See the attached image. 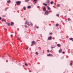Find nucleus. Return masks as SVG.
Segmentation results:
<instances>
[{
  "label": "nucleus",
  "instance_id": "nucleus-1",
  "mask_svg": "<svg viewBox=\"0 0 73 73\" xmlns=\"http://www.w3.org/2000/svg\"><path fill=\"white\" fill-rule=\"evenodd\" d=\"M16 3L18 5H19L21 4V2L20 1H17L16 2Z\"/></svg>",
  "mask_w": 73,
  "mask_h": 73
},
{
  "label": "nucleus",
  "instance_id": "nucleus-2",
  "mask_svg": "<svg viewBox=\"0 0 73 73\" xmlns=\"http://www.w3.org/2000/svg\"><path fill=\"white\" fill-rule=\"evenodd\" d=\"M52 36H50L48 38V40H52Z\"/></svg>",
  "mask_w": 73,
  "mask_h": 73
},
{
  "label": "nucleus",
  "instance_id": "nucleus-3",
  "mask_svg": "<svg viewBox=\"0 0 73 73\" xmlns=\"http://www.w3.org/2000/svg\"><path fill=\"white\" fill-rule=\"evenodd\" d=\"M45 15H48L49 14V13H48V11H46L45 12Z\"/></svg>",
  "mask_w": 73,
  "mask_h": 73
},
{
  "label": "nucleus",
  "instance_id": "nucleus-4",
  "mask_svg": "<svg viewBox=\"0 0 73 73\" xmlns=\"http://www.w3.org/2000/svg\"><path fill=\"white\" fill-rule=\"evenodd\" d=\"M50 0H48L46 1V3H47V4H49L50 3Z\"/></svg>",
  "mask_w": 73,
  "mask_h": 73
},
{
  "label": "nucleus",
  "instance_id": "nucleus-5",
  "mask_svg": "<svg viewBox=\"0 0 73 73\" xmlns=\"http://www.w3.org/2000/svg\"><path fill=\"white\" fill-rule=\"evenodd\" d=\"M25 24H27V25H29V22L27 21H25Z\"/></svg>",
  "mask_w": 73,
  "mask_h": 73
},
{
  "label": "nucleus",
  "instance_id": "nucleus-6",
  "mask_svg": "<svg viewBox=\"0 0 73 73\" xmlns=\"http://www.w3.org/2000/svg\"><path fill=\"white\" fill-rule=\"evenodd\" d=\"M62 50L61 49H60L59 50V53H61V52H62Z\"/></svg>",
  "mask_w": 73,
  "mask_h": 73
},
{
  "label": "nucleus",
  "instance_id": "nucleus-7",
  "mask_svg": "<svg viewBox=\"0 0 73 73\" xmlns=\"http://www.w3.org/2000/svg\"><path fill=\"white\" fill-rule=\"evenodd\" d=\"M57 46L58 47H60L61 46V45L60 44H58Z\"/></svg>",
  "mask_w": 73,
  "mask_h": 73
},
{
  "label": "nucleus",
  "instance_id": "nucleus-8",
  "mask_svg": "<svg viewBox=\"0 0 73 73\" xmlns=\"http://www.w3.org/2000/svg\"><path fill=\"white\" fill-rule=\"evenodd\" d=\"M47 8L48 10H50V7H49L48 6H47Z\"/></svg>",
  "mask_w": 73,
  "mask_h": 73
},
{
  "label": "nucleus",
  "instance_id": "nucleus-9",
  "mask_svg": "<svg viewBox=\"0 0 73 73\" xmlns=\"http://www.w3.org/2000/svg\"><path fill=\"white\" fill-rule=\"evenodd\" d=\"M43 9L44 11H46V8H45V7H44Z\"/></svg>",
  "mask_w": 73,
  "mask_h": 73
},
{
  "label": "nucleus",
  "instance_id": "nucleus-10",
  "mask_svg": "<svg viewBox=\"0 0 73 73\" xmlns=\"http://www.w3.org/2000/svg\"><path fill=\"white\" fill-rule=\"evenodd\" d=\"M32 44H35V41H33L32 42Z\"/></svg>",
  "mask_w": 73,
  "mask_h": 73
},
{
  "label": "nucleus",
  "instance_id": "nucleus-11",
  "mask_svg": "<svg viewBox=\"0 0 73 73\" xmlns=\"http://www.w3.org/2000/svg\"><path fill=\"white\" fill-rule=\"evenodd\" d=\"M11 25H13V24H14V23L13 22H12L11 23Z\"/></svg>",
  "mask_w": 73,
  "mask_h": 73
},
{
  "label": "nucleus",
  "instance_id": "nucleus-12",
  "mask_svg": "<svg viewBox=\"0 0 73 73\" xmlns=\"http://www.w3.org/2000/svg\"><path fill=\"white\" fill-rule=\"evenodd\" d=\"M7 3H11V1L10 0H9L7 1Z\"/></svg>",
  "mask_w": 73,
  "mask_h": 73
},
{
  "label": "nucleus",
  "instance_id": "nucleus-13",
  "mask_svg": "<svg viewBox=\"0 0 73 73\" xmlns=\"http://www.w3.org/2000/svg\"><path fill=\"white\" fill-rule=\"evenodd\" d=\"M69 39H70V40H72V41H73V38H70Z\"/></svg>",
  "mask_w": 73,
  "mask_h": 73
},
{
  "label": "nucleus",
  "instance_id": "nucleus-14",
  "mask_svg": "<svg viewBox=\"0 0 73 73\" xmlns=\"http://www.w3.org/2000/svg\"><path fill=\"white\" fill-rule=\"evenodd\" d=\"M31 6H29L27 8H28V9H30V8H31Z\"/></svg>",
  "mask_w": 73,
  "mask_h": 73
},
{
  "label": "nucleus",
  "instance_id": "nucleus-15",
  "mask_svg": "<svg viewBox=\"0 0 73 73\" xmlns=\"http://www.w3.org/2000/svg\"><path fill=\"white\" fill-rule=\"evenodd\" d=\"M52 56V55L50 54H48L47 55V56Z\"/></svg>",
  "mask_w": 73,
  "mask_h": 73
},
{
  "label": "nucleus",
  "instance_id": "nucleus-16",
  "mask_svg": "<svg viewBox=\"0 0 73 73\" xmlns=\"http://www.w3.org/2000/svg\"><path fill=\"white\" fill-rule=\"evenodd\" d=\"M70 65H71V66H72V61H71V62L70 63Z\"/></svg>",
  "mask_w": 73,
  "mask_h": 73
},
{
  "label": "nucleus",
  "instance_id": "nucleus-17",
  "mask_svg": "<svg viewBox=\"0 0 73 73\" xmlns=\"http://www.w3.org/2000/svg\"><path fill=\"white\" fill-rule=\"evenodd\" d=\"M6 23L8 25V26H9L10 25V24L8 23Z\"/></svg>",
  "mask_w": 73,
  "mask_h": 73
},
{
  "label": "nucleus",
  "instance_id": "nucleus-18",
  "mask_svg": "<svg viewBox=\"0 0 73 73\" xmlns=\"http://www.w3.org/2000/svg\"><path fill=\"white\" fill-rule=\"evenodd\" d=\"M30 1V0H25V2H28V1Z\"/></svg>",
  "mask_w": 73,
  "mask_h": 73
},
{
  "label": "nucleus",
  "instance_id": "nucleus-19",
  "mask_svg": "<svg viewBox=\"0 0 73 73\" xmlns=\"http://www.w3.org/2000/svg\"><path fill=\"white\" fill-rule=\"evenodd\" d=\"M55 47H56V46H53V47L52 46L51 47V48H52V49H53V48H55Z\"/></svg>",
  "mask_w": 73,
  "mask_h": 73
},
{
  "label": "nucleus",
  "instance_id": "nucleus-20",
  "mask_svg": "<svg viewBox=\"0 0 73 73\" xmlns=\"http://www.w3.org/2000/svg\"><path fill=\"white\" fill-rule=\"evenodd\" d=\"M43 5H45L46 6H47V4H45V3H43Z\"/></svg>",
  "mask_w": 73,
  "mask_h": 73
},
{
  "label": "nucleus",
  "instance_id": "nucleus-21",
  "mask_svg": "<svg viewBox=\"0 0 73 73\" xmlns=\"http://www.w3.org/2000/svg\"><path fill=\"white\" fill-rule=\"evenodd\" d=\"M54 3L53 2H51L50 3V4H53Z\"/></svg>",
  "mask_w": 73,
  "mask_h": 73
},
{
  "label": "nucleus",
  "instance_id": "nucleus-22",
  "mask_svg": "<svg viewBox=\"0 0 73 73\" xmlns=\"http://www.w3.org/2000/svg\"><path fill=\"white\" fill-rule=\"evenodd\" d=\"M68 21H70V19L69 18H68Z\"/></svg>",
  "mask_w": 73,
  "mask_h": 73
},
{
  "label": "nucleus",
  "instance_id": "nucleus-23",
  "mask_svg": "<svg viewBox=\"0 0 73 73\" xmlns=\"http://www.w3.org/2000/svg\"><path fill=\"white\" fill-rule=\"evenodd\" d=\"M36 55H38V53L37 52H36Z\"/></svg>",
  "mask_w": 73,
  "mask_h": 73
},
{
  "label": "nucleus",
  "instance_id": "nucleus-24",
  "mask_svg": "<svg viewBox=\"0 0 73 73\" xmlns=\"http://www.w3.org/2000/svg\"><path fill=\"white\" fill-rule=\"evenodd\" d=\"M59 25L58 24H57L56 25V27H58Z\"/></svg>",
  "mask_w": 73,
  "mask_h": 73
},
{
  "label": "nucleus",
  "instance_id": "nucleus-25",
  "mask_svg": "<svg viewBox=\"0 0 73 73\" xmlns=\"http://www.w3.org/2000/svg\"><path fill=\"white\" fill-rule=\"evenodd\" d=\"M23 9L24 10H26V8H25V7H23Z\"/></svg>",
  "mask_w": 73,
  "mask_h": 73
},
{
  "label": "nucleus",
  "instance_id": "nucleus-26",
  "mask_svg": "<svg viewBox=\"0 0 73 73\" xmlns=\"http://www.w3.org/2000/svg\"><path fill=\"white\" fill-rule=\"evenodd\" d=\"M31 26H32L33 25V23H32L31 22Z\"/></svg>",
  "mask_w": 73,
  "mask_h": 73
},
{
  "label": "nucleus",
  "instance_id": "nucleus-27",
  "mask_svg": "<svg viewBox=\"0 0 73 73\" xmlns=\"http://www.w3.org/2000/svg\"><path fill=\"white\" fill-rule=\"evenodd\" d=\"M25 66H28V64H27V63H25Z\"/></svg>",
  "mask_w": 73,
  "mask_h": 73
},
{
  "label": "nucleus",
  "instance_id": "nucleus-28",
  "mask_svg": "<svg viewBox=\"0 0 73 73\" xmlns=\"http://www.w3.org/2000/svg\"><path fill=\"white\" fill-rule=\"evenodd\" d=\"M25 28H27L28 27V26H27L26 25H25Z\"/></svg>",
  "mask_w": 73,
  "mask_h": 73
},
{
  "label": "nucleus",
  "instance_id": "nucleus-29",
  "mask_svg": "<svg viewBox=\"0 0 73 73\" xmlns=\"http://www.w3.org/2000/svg\"><path fill=\"white\" fill-rule=\"evenodd\" d=\"M56 16H57V17H59V14L56 15Z\"/></svg>",
  "mask_w": 73,
  "mask_h": 73
},
{
  "label": "nucleus",
  "instance_id": "nucleus-30",
  "mask_svg": "<svg viewBox=\"0 0 73 73\" xmlns=\"http://www.w3.org/2000/svg\"><path fill=\"white\" fill-rule=\"evenodd\" d=\"M29 48V47H27L26 48V50H27V49H28Z\"/></svg>",
  "mask_w": 73,
  "mask_h": 73
},
{
  "label": "nucleus",
  "instance_id": "nucleus-31",
  "mask_svg": "<svg viewBox=\"0 0 73 73\" xmlns=\"http://www.w3.org/2000/svg\"><path fill=\"white\" fill-rule=\"evenodd\" d=\"M57 6H58V7H60V4H58L57 5Z\"/></svg>",
  "mask_w": 73,
  "mask_h": 73
},
{
  "label": "nucleus",
  "instance_id": "nucleus-32",
  "mask_svg": "<svg viewBox=\"0 0 73 73\" xmlns=\"http://www.w3.org/2000/svg\"><path fill=\"white\" fill-rule=\"evenodd\" d=\"M36 3H37V1H35V2L34 3V4H36Z\"/></svg>",
  "mask_w": 73,
  "mask_h": 73
},
{
  "label": "nucleus",
  "instance_id": "nucleus-33",
  "mask_svg": "<svg viewBox=\"0 0 73 73\" xmlns=\"http://www.w3.org/2000/svg\"><path fill=\"white\" fill-rule=\"evenodd\" d=\"M17 38H18V40H20V38H19L18 37H17Z\"/></svg>",
  "mask_w": 73,
  "mask_h": 73
},
{
  "label": "nucleus",
  "instance_id": "nucleus-34",
  "mask_svg": "<svg viewBox=\"0 0 73 73\" xmlns=\"http://www.w3.org/2000/svg\"><path fill=\"white\" fill-rule=\"evenodd\" d=\"M3 17H5V15H3Z\"/></svg>",
  "mask_w": 73,
  "mask_h": 73
},
{
  "label": "nucleus",
  "instance_id": "nucleus-35",
  "mask_svg": "<svg viewBox=\"0 0 73 73\" xmlns=\"http://www.w3.org/2000/svg\"><path fill=\"white\" fill-rule=\"evenodd\" d=\"M47 52H49V50H47Z\"/></svg>",
  "mask_w": 73,
  "mask_h": 73
},
{
  "label": "nucleus",
  "instance_id": "nucleus-36",
  "mask_svg": "<svg viewBox=\"0 0 73 73\" xmlns=\"http://www.w3.org/2000/svg\"><path fill=\"white\" fill-rule=\"evenodd\" d=\"M63 54H65V52H62Z\"/></svg>",
  "mask_w": 73,
  "mask_h": 73
},
{
  "label": "nucleus",
  "instance_id": "nucleus-37",
  "mask_svg": "<svg viewBox=\"0 0 73 73\" xmlns=\"http://www.w3.org/2000/svg\"><path fill=\"white\" fill-rule=\"evenodd\" d=\"M5 11H7V9H5Z\"/></svg>",
  "mask_w": 73,
  "mask_h": 73
},
{
  "label": "nucleus",
  "instance_id": "nucleus-38",
  "mask_svg": "<svg viewBox=\"0 0 73 73\" xmlns=\"http://www.w3.org/2000/svg\"><path fill=\"white\" fill-rule=\"evenodd\" d=\"M39 27H36V28H37V29H38L39 28Z\"/></svg>",
  "mask_w": 73,
  "mask_h": 73
},
{
  "label": "nucleus",
  "instance_id": "nucleus-39",
  "mask_svg": "<svg viewBox=\"0 0 73 73\" xmlns=\"http://www.w3.org/2000/svg\"><path fill=\"white\" fill-rule=\"evenodd\" d=\"M39 6H37V8H39Z\"/></svg>",
  "mask_w": 73,
  "mask_h": 73
},
{
  "label": "nucleus",
  "instance_id": "nucleus-40",
  "mask_svg": "<svg viewBox=\"0 0 73 73\" xmlns=\"http://www.w3.org/2000/svg\"><path fill=\"white\" fill-rule=\"evenodd\" d=\"M51 34H52V33H50V35H51Z\"/></svg>",
  "mask_w": 73,
  "mask_h": 73
},
{
  "label": "nucleus",
  "instance_id": "nucleus-41",
  "mask_svg": "<svg viewBox=\"0 0 73 73\" xmlns=\"http://www.w3.org/2000/svg\"><path fill=\"white\" fill-rule=\"evenodd\" d=\"M11 36H13V35H11Z\"/></svg>",
  "mask_w": 73,
  "mask_h": 73
},
{
  "label": "nucleus",
  "instance_id": "nucleus-42",
  "mask_svg": "<svg viewBox=\"0 0 73 73\" xmlns=\"http://www.w3.org/2000/svg\"><path fill=\"white\" fill-rule=\"evenodd\" d=\"M1 18L0 17V20H1Z\"/></svg>",
  "mask_w": 73,
  "mask_h": 73
},
{
  "label": "nucleus",
  "instance_id": "nucleus-43",
  "mask_svg": "<svg viewBox=\"0 0 73 73\" xmlns=\"http://www.w3.org/2000/svg\"><path fill=\"white\" fill-rule=\"evenodd\" d=\"M34 1H37V0H34Z\"/></svg>",
  "mask_w": 73,
  "mask_h": 73
},
{
  "label": "nucleus",
  "instance_id": "nucleus-44",
  "mask_svg": "<svg viewBox=\"0 0 73 73\" xmlns=\"http://www.w3.org/2000/svg\"><path fill=\"white\" fill-rule=\"evenodd\" d=\"M49 12H50V11H48V13H49Z\"/></svg>",
  "mask_w": 73,
  "mask_h": 73
},
{
  "label": "nucleus",
  "instance_id": "nucleus-45",
  "mask_svg": "<svg viewBox=\"0 0 73 73\" xmlns=\"http://www.w3.org/2000/svg\"><path fill=\"white\" fill-rule=\"evenodd\" d=\"M2 21H4V20H2Z\"/></svg>",
  "mask_w": 73,
  "mask_h": 73
},
{
  "label": "nucleus",
  "instance_id": "nucleus-46",
  "mask_svg": "<svg viewBox=\"0 0 73 73\" xmlns=\"http://www.w3.org/2000/svg\"><path fill=\"white\" fill-rule=\"evenodd\" d=\"M66 17V16H64V17Z\"/></svg>",
  "mask_w": 73,
  "mask_h": 73
},
{
  "label": "nucleus",
  "instance_id": "nucleus-47",
  "mask_svg": "<svg viewBox=\"0 0 73 73\" xmlns=\"http://www.w3.org/2000/svg\"><path fill=\"white\" fill-rule=\"evenodd\" d=\"M7 9H8L9 8H8V7H7Z\"/></svg>",
  "mask_w": 73,
  "mask_h": 73
},
{
  "label": "nucleus",
  "instance_id": "nucleus-48",
  "mask_svg": "<svg viewBox=\"0 0 73 73\" xmlns=\"http://www.w3.org/2000/svg\"><path fill=\"white\" fill-rule=\"evenodd\" d=\"M33 0H32V1H33Z\"/></svg>",
  "mask_w": 73,
  "mask_h": 73
}]
</instances>
